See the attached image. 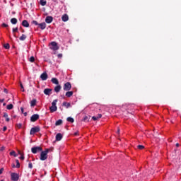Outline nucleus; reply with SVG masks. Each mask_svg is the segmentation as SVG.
I'll list each match as a JSON object with an SVG mask.
<instances>
[{
  "label": "nucleus",
  "mask_w": 181,
  "mask_h": 181,
  "mask_svg": "<svg viewBox=\"0 0 181 181\" xmlns=\"http://www.w3.org/2000/svg\"><path fill=\"white\" fill-rule=\"evenodd\" d=\"M6 122H9V121H10L9 117H6Z\"/></svg>",
  "instance_id": "49"
},
{
  "label": "nucleus",
  "mask_w": 181,
  "mask_h": 181,
  "mask_svg": "<svg viewBox=\"0 0 181 181\" xmlns=\"http://www.w3.org/2000/svg\"><path fill=\"white\" fill-rule=\"evenodd\" d=\"M58 57H59V59H62V57H63V54H58Z\"/></svg>",
  "instance_id": "48"
},
{
  "label": "nucleus",
  "mask_w": 181,
  "mask_h": 181,
  "mask_svg": "<svg viewBox=\"0 0 181 181\" xmlns=\"http://www.w3.org/2000/svg\"><path fill=\"white\" fill-rule=\"evenodd\" d=\"M138 149L142 150L145 148V146H142V145H138L137 146Z\"/></svg>",
  "instance_id": "32"
},
{
  "label": "nucleus",
  "mask_w": 181,
  "mask_h": 181,
  "mask_svg": "<svg viewBox=\"0 0 181 181\" xmlns=\"http://www.w3.org/2000/svg\"><path fill=\"white\" fill-rule=\"evenodd\" d=\"M17 128H18V129H21V128H22V124L21 123H18L16 124Z\"/></svg>",
  "instance_id": "35"
},
{
  "label": "nucleus",
  "mask_w": 181,
  "mask_h": 181,
  "mask_svg": "<svg viewBox=\"0 0 181 181\" xmlns=\"http://www.w3.org/2000/svg\"><path fill=\"white\" fill-rule=\"evenodd\" d=\"M66 121H68V122H71V124H73V122H74V119H73L72 117H67Z\"/></svg>",
  "instance_id": "28"
},
{
  "label": "nucleus",
  "mask_w": 181,
  "mask_h": 181,
  "mask_svg": "<svg viewBox=\"0 0 181 181\" xmlns=\"http://www.w3.org/2000/svg\"><path fill=\"white\" fill-rule=\"evenodd\" d=\"M23 115H24V117H27L28 116V112H24Z\"/></svg>",
  "instance_id": "52"
},
{
  "label": "nucleus",
  "mask_w": 181,
  "mask_h": 181,
  "mask_svg": "<svg viewBox=\"0 0 181 181\" xmlns=\"http://www.w3.org/2000/svg\"><path fill=\"white\" fill-rule=\"evenodd\" d=\"M90 118L88 117V116H85L83 119V121H84L85 122H88Z\"/></svg>",
  "instance_id": "29"
},
{
  "label": "nucleus",
  "mask_w": 181,
  "mask_h": 181,
  "mask_svg": "<svg viewBox=\"0 0 181 181\" xmlns=\"http://www.w3.org/2000/svg\"><path fill=\"white\" fill-rule=\"evenodd\" d=\"M19 40H21V42H23V40H26V35L23 34V35L19 37Z\"/></svg>",
  "instance_id": "20"
},
{
  "label": "nucleus",
  "mask_w": 181,
  "mask_h": 181,
  "mask_svg": "<svg viewBox=\"0 0 181 181\" xmlns=\"http://www.w3.org/2000/svg\"><path fill=\"white\" fill-rule=\"evenodd\" d=\"M45 22L46 23H52V22H53V17L50 16H47L45 18Z\"/></svg>",
  "instance_id": "10"
},
{
  "label": "nucleus",
  "mask_w": 181,
  "mask_h": 181,
  "mask_svg": "<svg viewBox=\"0 0 181 181\" xmlns=\"http://www.w3.org/2000/svg\"><path fill=\"white\" fill-rule=\"evenodd\" d=\"M11 179L12 181L19 180V175L16 173H12L11 174Z\"/></svg>",
  "instance_id": "5"
},
{
  "label": "nucleus",
  "mask_w": 181,
  "mask_h": 181,
  "mask_svg": "<svg viewBox=\"0 0 181 181\" xmlns=\"http://www.w3.org/2000/svg\"><path fill=\"white\" fill-rule=\"evenodd\" d=\"M54 149V148H46L45 151L47 152V153H49V152H53Z\"/></svg>",
  "instance_id": "26"
},
{
  "label": "nucleus",
  "mask_w": 181,
  "mask_h": 181,
  "mask_svg": "<svg viewBox=\"0 0 181 181\" xmlns=\"http://www.w3.org/2000/svg\"><path fill=\"white\" fill-rule=\"evenodd\" d=\"M18 155H21V156H22V155H23V153H22V151H18Z\"/></svg>",
  "instance_id": "45"
},
{
  "label": "nucleus",
  "mask_w": 181,
  "mask_h": 181,
  "mask_svg": "<svg viewBox=\"0 0 181 181\" xmlns=\"http://www.w3.org/2000/svg\"><path fill=\"white\" fill-rule=\"evenodd\" d=\"M4 93H5L6 94H8V89L4 88Z\"/></svg>",
  "instance_id": "46"
},
{
  "label": "nucleus",
  "mask_w": 181,
  "mask_h": 181,
  "mask_svg": "<svg viewBox=\"0 0 181 181\" xmlns=\"http://www.w3.org/2000/svg\"><path fill=\"white\" fill-rule=\"evenodd\" d=\"M20 159H21V160H25V155H24V154H22V155L21 156V157H20Z\"/></svg>",
  "instance_id": "38"
},
{
  "label": "nucleus",
  "mask_w": 181,
  "mask_h": 181,
  "mask_svg": "<svg viewBox=\"0 0 181 181\" xmlns=\"http://www.w3.org/2000/svg\"><path fill=\"white\" fill-rule=\"evenodd\" d=\"M4 49H9L11 47L9 46V44L8 43H7V44H5L4 45Z\"/></svg>",
  "instance_id": "33"
},
{
  "label": "nucleus",
  "mask_w": 181,
  "mask_h": 181,
  "mask_svg": "<svg viewBox=\"0 0 181 181\" xmlns=\"http://www.w3.org/2000/svg\"><path fill=\"white\" fill-rule=\"evenodd\" d=\"M40 4L42 6H46V4H47V1L45 0H40Z\"/></svg>",
  "instance_id": "21"
},
{
  "label": "nucleus",
  "mask_w": 181,
  "mask_h": 181,
  "mask_svg": "<svg viewBox=\"0 0 181 181\" xmlns=\"http://www.w3.org/2000/svg\"><path fill=\"white\" fill-rule=\"evenodd\" d=\"M47 73L44 72L40 75V78L42 80V81H45V80H47Z\"/></svg>",
  "instance_id": "9"
},
{
  "label": "nucleus",
  "mask_w": 181,
  "mask_h": 181,
  "mask_svg": "<svg viewBox=\"0 0 181 181\" xmlns=\"http://www.w3.org/2000/svg\"><path fill=\"white\" fill-rule=\"evenodd\" d=\"M22 26H23L24 28H29V22H28V21L26 20L23 21Z\"/></svg>",
  "instance_id": "14"
},
{
  "label": "nucleus",
  "mask_w": 181,
  "mask_h": 181,
  "mask_svg": "<svg viewBox=\"0 0 181 181\" xmlns=\"http://www.w3.org/2000/svg\"><path fill=\"white\" fill-rule=\"evenodd\" d=\"M63 88L64 91H70V90H71V83H70V82H66L64 83Z\"/></svg>",
  "instance_id": "6"
},
{
  "label": "nucleus",
  "mask_w": 181,
  "mask_h": 181,
  "mask_svg": "<svg viewBox=\"0 0 181 181\" xmlns=\"http://www.w3.org/2000/svg\"><path fill=\"white\" fill-rule=\"evenodd\" d=\"M10 155L11 156H14V158H16V156H18V154H16L15 151H12L11 152H10Z\"/></svg>",
  "instance_id": "25"
},
{
  "label": "nucleus",
  "mask_w": 181,
  "mask_h": 181,
  "mask_svg": "<svg viewBox=\"0 0 181 181\" xmlns=\"http://www.w3.org/2000/svg\"><path fill=\"white\" fill-rule=\"evenodd\" d=\"M16 168H17V169H19L21 168V163H19V160H16Z\"/></svg>",
  "instance_id": "27"
},
{
  "label": "nucleus",
  "mask_w": 181,
  "mask_h": 181,
  "mask_svg": "<svg viewBox=\"0 0 181 181\" xmlns=\"http://www.w3.org/2000/svg\"><path fill=\"white\" fill-rule=\"evenodd\" d=\"M44 94H45V95H50V94H52V89H50V88H45L44 90Z\"/></svg>",
  "instance_id": "11"
},
{
  "label": "nucleus",
  "mask_w": 181,
  "mask_h": 181,
  "mask_svg": "<svg viewBox=\"0 0 181 181\" xmlns=\"http://www.w3.org/2000/svg\"><path fill=\"white\" fill-rule=\"evenodd\" d=\"M43 148L40 146H35L31 148L32 153L36 154L37 152H42Z\"/></svg>",
  "instance_id": "2"
},
{
  "label": "nucleus",
  "mask_w": 181,
  "mask_h": 181,
  "mask_svg": "<svg viewBox=\"0 0 181 181\" xmlns=\"http://www.w3.org/2000/svg\"><path fill=\"white\" fill-rule=\"evenodd\" d=\"M36 103H37L36 99H33V100L30 101V106L35 107V105H36Z\"/></svg>",
  "instance_id": "22"
},
{
  "label": "nucleus",
  "mask_w": 181,
  "mask_h": 181,
  "mask_svg": "<svg viewBox=\"0 0 181 181\" xmlns=\"http://www.w3.org/2000/svg\"><path fill=\"white\" fill-rule=\"evenodd\" d=\"M92 119H93V121H97V119H98V116H93V117H92Z\"/></svg>",
  "instance_id": "37"
},
{
  "label": "nucleus",
  "mask_w": 181,
  "mask_h": 181,
  "mask_svg": "<svg viewBox=\"0 0 181 181\" xmlns=\"http://www.w3.org/2000/svg\"><path fill=\"white\" fill-rule=\"evenodd\" d=\"M62 19L63 22H67V21H69V16L67 14H64Z\"/></svg>",
  "instance_id": "15"
},
{
  "label": "nucleus",
  "mask_w": 181,
  "mask_h": 181,
  "mask_svg": "<svg viewBox=\"0 0 181 181\" xmlns=\"http://www.w3.org/2000/svg\"><path fill=\"white\" fill-rule=\"evenodd\" d=\"M74 135L75 136H77V135H78V132H75V133L74 134Z\"/></svg>",
  "instance_id": "50"
},
{
  "label": "nucleus",
  "mask_w": 181,
  "mask_h": 181,
  "mask_svg": "<svg viewBox=\"0 0 181 181\" xmlns=\"http://www.w3.org/2000/svg\"><path fill=\"white\" fill-rule=\"evenodd\" d=\"M6 129H8V128L6 127V126H4L3 127V132H5V131H6Z\"/></svg>",
  "instance_id": "43"
},
{
  "label": "nucleus",
  "mask_w": 181,
  "mask_h": 181,
  "mask_svg": "<svg viewBox=\"0 0 181 181\" xmlns=\"http://www.w3.org/2000/svg\"><path fill=\"white\" fill-rule=\"evenodd\" d=\"M28 168H29L30 169H32V168H33V164H32L31 162H30V163H28Z\"/></svg>",
  "instance_id": "36"
},
{
  "label": "nucleus",
  "mask_w": 181,
  "mask_h": 181,
  "mask_svg": "<svg viewBox=\"0 0 181 181\" xmlns=\"http://www.w3.org/2000/svg\"><path fill=\"white\" fill-rule=\"evenodd\" d=\"M11 23H12V25H16V23H18V19L15 18H11Z\"/></svg>",
  "instance_id": "18"
},
{
  "label": "nucleus",
  "mask_w": 181,
  "mask_h": 181,
  "mask_svg": "<svg viewBox=\"0 0 181 181\" xmlns=\"http://www.w3.org/2000/svg\"><path fill=\"white\" fill-rule=\"evenodd\" d=\"M5 105H6V103H3V106L5 107Z\"/></svg>",
  "instance_id": "58"
},
{
  "label": "nucleus",
  "mask_w": 181,
  "mask_h": 181,
  "mask_svg": "<svg viewBox=\"0 0 181 181\" xmlns=\"http://www.w3.org/2000/svg\"><path fill=\"white\" fill-rule=\"evenodd\" d=\"M14 36L16 37V35L14 34Z\"/></svg>",
  "instance_id": "59"
},
{
  "label": "nucleus",
  "mask_w": 181,
  "mask_h": 181,
  "mask_svg": "<svg viewBox=\"0 0 181 181\" xmlns=\"http://www.w3.org/2000/svg\"><path fill=\"white\" fill-rule=\"evenodd\" d=\"M40 159L41 160H46L47 159V152L42 150L40 153Z\"/></svg>",
  "instance_id": "3"
},
{
  "label": "nucleus",
  "mask_w": 181,
  "mask_h": 181,
  "mask_svg": "<svg viewBox=\"0 0 181 181\" xmlns=\"http://www.w3.org/2000/svg\"><path fill=\"white\" fill-rule=\"evenodd\" d=\"M73 95V91H68L66 93V96L70 98Z\"/></svg>",
  "instance_id": "23"
},
{
  "label": "nucleus",
  "mask_w": 181,
  "mask_h": 181,
  "mask_svg": "<svg viewBox=\"0 0 181 181\" xmlns=\"http://www.w3.org/2000/svg\"><path fill=\"white\" fill-rule=\"evenodd\" d=\"M18 32V27L13 28V33Z\"/></svg>",
  "instance_id": "40"
},
{
  "label": "nucleus",
  "mask_w": 181,
  "mask_h": 181,
  "mask_svg": "<svg viewBox=\"0 0 181 181\" xmlns=\"http://www.w3.org/2000/svg\"><path fill=\"white\" fill-rule=\"evenodd\" d=\"M7 110H12L13 108V105L9 104L6 107Z\"/></svg>",
  "instance_id": "31"
},
{
  "label": "nucleus",
  "mask_w": 181,
  "mask_h": 181,
  "mask_svg": "<svg viewBox=\"0 0 181 181\" xmlns=\"http://www.w3.org/2000/svg\"><path fill=\"white\" fill-rule=\"evenodd\" d=\"M5 101V99H0V103H4Z\"/></svg>",
  "instance_id": "51"
},
{
  "label": "nucleus",
  "mask_w": 181,
  "mask_h": 181,
  "mask_svg": "<svg viewBox=\"0 0 181 181\" xmlns=\"http://www.w3.org/2000/svg\"><path fill=\"white\" fill-rule=\"evenodd\" d=\"M40 132V127H35L31 128L30 132V135H35V134Z\"/></svg>",
  "instance_id": "4"
},
{
  "label": "nucleus",
  "mask_w": 181,
  "mask_h": 181,
  "mask_svg": "<svg viewBox=\"0 0 181 181\" xmlns=\"http://www.w3.org/2000/svg\"><path fill=\"white\" fill-rule=\"evenodd\" d=\"M63 124L62 119H59L55 122L56 127H59V125H62Z\"/></svg>",
  "instance_id": "19"
},
{
  "label": "nucleus",
  "mask_w": 181,
  "mask_h": 181,
  "mask_svg": "<svg viewBox=\"0 0 181 181\" xmlns=\"http://www.w3.org/2000/svg\"><path fill=\"white\" fill-rule=\"evenodd\" d=\"M62 105H63V107H66V108H69L70 107L71 104L67 102H64Z\"/></svg>",
  "instance_id": "24"
},
{
  "label": "nucleus",
  "mask_w": 181,
  "mask_h": 181,
  "mask_svg": "<svg viewBox=\"0 0 181 181\" xmlns=\"http://www.w3.org/2000/svg\"><path fill=\"white\" fill-rule=\"evenodd\" d=\"M54 90L55 93H60V90H62V86L57 85V86H55Z\"/></svg>",
  "instance_id": "16"
},
{
  "label": "nucleus",
  "mask_w": 181,
  "mask_h": 181,
  "mask_svg": "<svg viewBox=\"0 0 181 181\" xmlns=\"http://www.w3.org/2000/svg\"><path fill=\"white\" fill-rule=\"evenodd\" d=\"M4 118H8V113L4 112Z\"/></svg>",
  "instance_id": "42"
},
{
  "label": "nucleus",
  "mask_w": 181,
  "mask_h": 181,
  "mask_svg": "<svg viewBox=\"0 0 181 181\" xmlns=\"http://www.w3.org/2000/svg\"><path fill=\"white\" fill-rule=\"evenodd\" d=\"M97 117H98V119H100V118H101V117H103V115L98 114Z\"/></svg>",
  "instance_id": "44"
},
{
  "label": "nucleus",
  "mask_w": 181,
  "mask_h": 181,
  "mask_svg": "<svg viewBox=\"0 0 181 181\" xmlns=\"http://www.w3.org/2000/svg\"><path fill=\"white\" fill-rule=\"evenodd\" d=\"M37 119H39V115L37 114H34L30 117L31 122H36Z\"/></svg>",
  "instance_id": "8"
},
{
  "label": "nucleus",
  "mask_w": 181,
  "mask_h": 181,
  "mask_svg": "<svg viewBox=\"0 0 181 181\" xmlns=\"http://www.w3.org/2000/svg\"><path fill=\"white\" fill-rule=\"evenodd\" d=\"M50 49L54 51L59 50V46L57 45V42H52Z\"/></svg>",
  "instance_id": "7"
},
{
  "label": "nucleus",
  "mask_w": 181,
  "mask_h": 181,
  "mask_svg": "<svg viewBox=\"0 0 181 181\" xmlns=\"http://www.w3.org/2000/svg\"><path fill=\"white\" fill-rule=\"evenodd\" d=\"M32 23H33V25H35L36 26H37V25L39 26V24H40V23H38L37 21H32Z\"/></svg>",
  "instance_id": "34"
},
{
  "label": "nucleus",
  "mask_w": 181,
  "mask_h": 181,
  "mask_svg": "<svg viewBox=\"0 0 181 181\" xmlns=\"http://www.w3.org/2000/svg\"><path fill=\"white\" fill-rule=\"evenodd\" d=\"M175 146H177V148H179V143H177V144H175Z\"/></svg>",
  "instance_id": "55"
},
{
  "label": "nucleus",
  "mask_w": 181,
  "mask_h": 181,
  "mask_svg": "<svg viewBox=\"0 0 181 181\" xmlns=\"http://www.w3.org/2000/svg\"><path fill=\"white\" fill-rule=\"evenodd\" d=\"M2 26H3V28H8V24L4 23L2 24Z\"/></svg>",
  "instance_id": "41"
},
{
  "label": "nucleus",
  "mask_w": 181,
  "mask_h": 181,
  "mask_svg": "<svg viewBox=\"0 0 181 181\" xmlns=\"http://www.w3.org/2000/svg\"><path fill=\"white\" fill-rule=\"evenodd\" d=\"M56 141H62V139H63V134H62L61 133H58L56 135Z\"/></svg>",
  "instance_id": "12"
},
{
  "label": "nucleus",
  "mask_w": 181,
  "mask_h": 181,
  "mask_svg": "<svg viewBox=\"0 0 181 181\" xmlns=\"http://www.w3.org/2000/svg\"><path fill=\"white\" fill-rule=\"evenodd\" d=\"M21 32H22V33H25V30L23 29V30H21Z\"/></svg>",
  "instance_id": "57"
},
{
  "label": "nucleus",
  "mask_w": 181,
  "mask_h": 181,
  "mask_svg": "<svg viewBox=\"0 0 181 181\" xmlns=\"http://www.w3.org/2000/svg\"><path fill=\"white\" fill-rule=\"evenodd\" d=\"M119 128H117V134H119Z\"/></svg>",
  "instance_id": "56"
},
{
  "label": "nucleus",
  "mask_w": 181,
  "mask_h": 181,
  "mask_svg": "<svg viewBox=\"0 0 181 181\" xmlns=\"http://www.w3.org/2000/svg\"><path fill=\"white\" fill-rule=\"evenodd\" d=\"M20 87L22 89V91L25 92V88H23V85L22 83L20 84Z\"/></svg>",
  "instance_id": "39"
},
{
  "label": "nucleus",
  "mask_w": 181,
  "mask_h": 181,
  "mask_svg": "<svg viewBox=\"0 0 181 181\" xmlns=\"http://www.w3.org/2000/svg\"><path fill=\"white\" fill-rule=\"evenodd\" d=\"M29 62H30V63H34L35 62V57H33V56L30 57L29 59Z\"/></svg>",
  "instance_id": "30"
},
{
  "label": "nucleus",
  "mask_w": 181,
  "mask_h": 181,
  "mask_svg": "<svg viewBox=\"0 0 181 181\" xmlns=\"http://www.w3.org/2000/svg\"><path fill=\"white\" fill-rule=\"evenodd\" d=\"M4 173V168L0 169V175H2Z\"/></svg>",
  "instance_id": "47"
},
{
  "label": "nucleus",
  "mask_w": 181,
  "mask_h": 181,
  "mask_svg": "<svg viewBox=\"0 0 181 181\" xmlns=\"http://www.w3.org/2000/svg\"><path fill=\"white\" fill-rule=\"evenodd\" d=\"M12 168H16V165H15V164L13 163V164H12Z\"/></svg>",
  "instance_id": "54"
},
{
  "label": "nucleus",
  "mask_w": 181,
  "mask_h": 181,
  "mask_svg": "<svg viewBox=\"0 0 181 181\" xmlns=\"http://www.w3.org/2000/svg\"><path fill=\"white\" fill-rule=\"evenodd\" d=\"M56 104H57V99L54 100L52 103V106L49 107L50 112H56V111H57V106H56Z\"/></svg>",
  "instance_id": "1"
},
{
  "label": "nucleus",
  "mask_w": 181,
  "mask_h": 181,
  "mask_svg": "<svg viewBox=\"0 0 181 181\" xmlns=\"http://www.w3.org/2000/svg\"><path fill=\"white\" fill-rule=\"evenodd\" d=\"M38 26L42 30H45V29H46V23H41L38 24Z\"/></svg>",
  "instance_id": "13"
},
{
  "label": "nucleus",
  "mask_w": 181,
  "mask_h": 181,
  "mask_svg": "<svg viewBox=\"0 0 181 181\" xmlns=\"http://www.w3.org/2000/svg\"><path fill=\"white\" fill-rule=\"evenodd\" d=\"M21 111L22 114H23V107H21Z\"/></svg>",
  "instance_id": "53"
},
{
  "label": "nucleus",
  "mask_w": 181,
  "mask_h": 181,
  "mask_svg": "<svg viewBox=\"0 0 181 181\" xmlns=\"http://www.w3.org/2000/svg\"><path fill=\"white\" fill-rule=\"evenodd\" d=\"M51 81L53 84H56L57 86H59V80H57L56 78H52L51 79Z\"/></svg>",
  "instance_id": "17"
}]
</instances>
